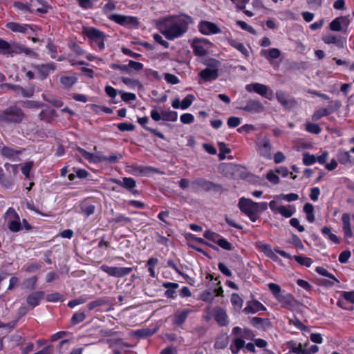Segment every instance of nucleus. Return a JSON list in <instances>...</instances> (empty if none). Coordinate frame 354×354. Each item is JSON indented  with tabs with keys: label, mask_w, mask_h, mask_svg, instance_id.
<instances>
[{
	"label": "nucleus",
	"mask_w": 354,
	"mask_h": 354,
	"mask_svg": "<svg viewBox=\"0 0 354 354\" xmlns=\"http://www.w3.org/2000/svg\"><path fill=\"white\" fill-rule=\"evenodd\" d=\"M193 22L192 18L187 15L184 18L171 16L166 17L159 25L161 33L169 40L182 37L187 32L189 24Z\"/></svg>",
	"instance_id": "f257e3e1"
},
{
	"label": "nucleus",
	"mask_w": 354,
	"mask_h": 354,
	"mask_svg": "<svg viewBox=\"0 0 354 354\" xmlns=\"http://www.w3.org/2000/svg\"><path fill=\"white\" fill-rule=\"evenodd\" d=\"M238 207L240 211L248 216L252 222H255L259 219L256 202L252 199L241 197L239 201Z\"/></svg>",
	"instance_id": "f03ea898"
},
{
	"label": "nucleus",
	"mask_w": 354,
	"mask_h": 354,
	"mask_svg": "<svg viewBox=\"0 0 354 354\" xmlns=\"http://www.w3.org/2000/svg\"><path fill=\"white\" fill-rule=\"evenodd\" d=\"M191 185L195 190H203L205 192H213L214 193H221L225 189L221 184L207 180L203 178H198L191 183Z\"/></svg>",
	"instance_id": "7ed1b4c3"
},
{
	"label": "nucleus",
	"mask_w": 354,
	"mask_h": 354,
	"mask_svg": "<svg viewBox=\"0 0 354 354\" xmlns=\"http://www.w3.org/2000/svg\"><path fill=\"white\" fill-rule=\"evenodd\" d=\"M83 32L88 37L92 46H97L100 50L104 48L106 35L102 31L91 27L84 28Z\"/></svg>",
	"instance_id": "20e7f679"
},
{
	"label": "nucleus",
	"mask_w": 354,
	"mask_h": 354,
	"mask_svg": "<svg viewBox=\"0 0 354 354\" xmlns=\"http://www.w3.org/2000/svg\"><path fill=\"white\" fill-rule=\"evenodd\" d=\"M24 117L22 110L16 106H12L2 111L0 114V120L8 123H19L22 121Z\"/></svg>",
	"instance_id": "39448f33"
},
{
	"label": "nucleus",
	"mask_w": 354,
	"mask_h": 354,
	"mask_svg": "<svg viewBox=\"0 0 354 354\" xmlns=\"http://www.w3.org/2000/svg\"><path fill=\"white\" fill-rule=\"evenodd\" d=\"M245 89L248 92H255L269 100H271L274 96L273 91L270 90L268 86L260 83L248 84L245 86Z\"/></svg>",
	"instance_id": "423d86ee"
},
{
	"label": "nucleus",
	"mask_w": 354,
	"mask_h": 354,
	"mask_svg": "<svg viewBox=\"0 0 354 354\" xmlns=\"http://www.w3.org/2000/svg\"><path fill=\"white\" fill-rule=\"evenodd\" d=\"M100 269L109 276L118 278L125 277L129 274L133 270L132 268L113 267L106 265L102 266Z\"/></svg>",
	"instance_id": "0eeeda50"
},
{
	"label": "nucleus",
	"mask_w": 354,
	"mask_h": 354,
	"mask_svg": "<svg viewBox=\"0 0 354 354\" xmlns=\"http://www.w3.org/2000/svg\"><path fill=\"white\" fill-rule=\"evenodd\" d=\"M111 181L113 183H115L123 188L126 189L129 192H130L133 195H138L139 191L138 189H135L134 188L136 186V180L130 177H124L122 180L117 178H112Z\"/></svg>",
	"instance_id": "6e6552de"
},
{
	"label": "nucleus",
	"mask_w": 354,
	"mask_h": 354,
	"mask_svg": "<svg viewBox=\"0 0 354 354\" xmlns=\"http://www.w3.org/2000/svg\"><path fill=\"white\" fill-rule=\"evenodd\" d=\"M199 31L205 35H214L221 32V29L214 23L201 21L198 24Z\"/></svg>",
	"instance_id": "1a4fd4ad"
},
{
	"label": "nucleus",
	"mask_w": 354,
	"mask_h": 354,
	"mask_svg": "<svg viewBox=\"0 0 354 354\" xmlns=\"http://www.w3.org/2000/svg\"><path fill=\"white\" fill-rule=\"evenodd\" d=\"M240 110L245 111L248 113H259L264 111L265 108L263 104L257 100H249L246 104L243 106L238 108Z\"/></svg>",
	"instance_id": "9d476101"
},
{
	"label": "nucleus",
	"mask_w": 354,
	"mask_h": 354,
	"mask_svg": "<svg viewBox=\"0 0 354 354\" xmlns=\"http://www.w3.org/2000/svg\"><path fill=\"white\" fill-rule=\"evenodd\" d=\"M257 149L259 154L267 158H271L272 146L270 140L267 138H263L257 142Z\"/></svg>",
	"instance_id": "9b49d317"
},
{
	"label": "nucleus",
	"mask_w": 354,
	"mask_h": 354,
	"mask_svg": "<svg viewBox=\"0 0 354 354\" xmlns=\"http://www.w3.org/2000/svg\"><path fill=\"white\" fill-rule=\"evenodd\" d=\"M6 27L13 32H21L26 35H32L35 31L31 25L20 24L16 22L8 23Z\"/></svg>",
	"instance_id": "f8f14e48"
},
{
	"label": "nucleus",
	"mask_w": 354,
	"mask_h": 354,
	"mask_svg": "<svg viewBox=\"0 0 354 354\" xmlns=\"http://www.w3.org/2000/svg\"><path fill=\"white\" fill-rule=\"evenodd\" d=\"M266 310V307L257 299L248 301L246 306L243 308V313L245 314H254L259 311Z\"/></svg>",
	"instance_id": "ddd939ff"
},
{
	"label": "nucleus",
	"mask_w": 354,
	"mask_h": 354,
	"mask_svg": "<svg viewBox=\"0 0 354 354\" xmlns=\"http://www.w3.org/2000/svg\"><path fill=\"white\" fill-rule=\"evenodd\" d=\"M276 97L277 101L286 109H290L297 105L296 101L289 98L284 91H277Z\"/></svg>",
	"instance_id": "4468645a"
},
{
	"label": "nucleus",
	"mask_w": 354,
	"mask_h": 354,
	"mask_svg": "<svg viewBox=\"0 0 354 354\" xmlns=\"http://www.w3.org/2000/svg\"><path fill=\"white\" fill-rule=\"evenodd\" d=\"M28 2V6H30L29 12H37L41 14L48 12L49 7L41 0H30Z\"/></svg>",
	"instance_id": "2eb2a0df"
},
{
	"label": "nucleus",
	"mask_w": 354,
	"mask_h": 354,
	"mask_svg": "<svg viewBox=\"0 0 354 354\" xmlns=\"http://www.w3.org/2000/svg\"><path fill=\"white\" fill-rule=\"evenodd\" d=\"M250 323L253 327L259 330H266L272 327V324L269 319L253 317L250 319Z\"/></svg>",
	"instance_id": "dca6fc26"
},
{
	"label": "nucleus",
	"mask_w": 354,
	"mask_h": 354,
	"mask_svg": "<svg viewBox=\"0 0 354 354\" xmlns=\"http://www.w3.org/2000/svg\"><path fill=\"white\" fill-rule=\"evenodd\" d=\"M218 72L215 69H210L205 68L201 71L198 73V76L203 82H212L216 80L218 77Z\"/></svg>",
	"instance_id": "f3484780"
},
{
	"label": "nucleus",
	"mask_w": 354,
	"mask_h": 354,
	"mask_svg": "<svg viewBox=\"0 0 354 354\" xmlns=\"http://www.w3.org/2000/svg\"><path fill=\"white\" fill-rule=\"evenodd\" d=\"M203 43H208L206 39H194L192 44V48L194 53L197 56H203L206 55L207 50L205 48Z\"/></svg>",
	"instance_id": "a211bd4d"
},
{
	"label": "nucleus",
	"mask_w": 354,
	"mask_h": 354,
	"mask_svg": "<svg viewBox=\"0 0 354 354\" xmlns=\"http://www.w3.org/2000/svg\"><path fill=\"white\" fill-rule=\"evenodd\" d=\"M35 68L38 71L40 78L44 80L48 76L50 71H54L56 69V66L54 63H48L36 65Z\"/></svg>",
	"instance_id": "6ab92c4d"
},
{
	"label": "nucleus",
	"mask_w": 354,
	"mask_h": 354,
	"mask_svg": "<svg viewBox=\"0 0 354 354\" xmlns=\"http://www.w3.org/2000/svg\"><path fill=\"white\" fill-rule=\"evenodd\" d=\"M44 297V292L43 291H37L34 292L26 297V302L28 306L31 307V309H33L35 307L37 306L39 304L40 301Z\"/></svg>",
	"instance_id": "aec40b11"
},
{
	"label": "nucleus",
	"mask_w": 354,
	"mask_h": 354,
	"mask_svg": "<svg viewBox=\"0 0 354 354\" xmlns=\"http://www.w3.org/2000/svg\"><path fill=\"white\" fill-rule=\"evenodd\" d=\"M191 312L192 310L189 309H185L182 311L176 312L174 315L173 324L180 326L185 323Z\"/></svg>",
	"instance_id": "412c9836"
},
{
	"label": "nucleus",
	"mask_w": 354,
	"mask_h": 354,
	"mask_svg": "<svg viewBox=\"0 0 354 354\" xmlns=\"http://www.w3.org/2000/svg\"><path fill=\"white\" fill-rule=\"evenodd\" d=\"M325 44H335L339 48H344L345 39L341 36L328 35L322 38Z\"/></svg>",
	"instance_id": "4be33fe9"
},
{
	"label": "nucleus",
	"mask_w": 354,
	"mask_h": 354,
	"mask_svg": "<svg viewBox=\"0 0 354 354\" xmlns=\"http://www.w3.org/2000/svg\"><path fill=\"white\" fill-rule=\"evenodd\" d=\"M335 111V109L332 105H328L326 108H321L314 112L312 115V120L313 121H317L324 116H327L333 113Z\"/></svg>",
	"instance_id": "5701e85b"
},
{
	"label": "nucleus",
	"mask_w": 354,
	"mask_h": 354,
	"mask_svg": "<svg viewBox=\"0 0 354 354\" xmlns=\"http://www.w3.org/2000/svg\"><path fill=\"white\" fill-rule=\"evenodd\" d=\"M348 23L349 21L346 17H339L330 23V28L333 31H341L342 29V25L347 26Z\"/></svg>",
	"instance_id": "b1692460"
},
{
	"label": "nucleus",
	"mask_w": 354,
	"mask_h": 354,
	"mask_svg": "<svg viewBox=\"0 0 354 354\" xmlns=\"http://www.w3.org/2000/svg\"><path fill=\"white\" fill-rule=\"evenodd\" d=\"M138 122L147 131H149L151 133L162 140L165 139V136L161 132L158 131L156 129H152L147 126V124L149 122L148 117L145 116L142 118H138Z\"/></svg>",
	"instance_id": "393cba45"
},
{
	"label": "nucleus",
	"mask_w": 354,
	"mask_h": 354,
	"mask_svg": "<svg viewBox=\"0 0 354 354\" xmlns=\"http://www.w3.org/2000/svg\"><path fill=\"white\" fill-rule=\"evenodd\" d=\"M162 286L167 290L165 292V296L167 298L175 299L176 297V289H177L179 285L177 283L173 282H165Z\"/></svg>",
	"instance_id": "a878e982"
},
{
	"label": "nucleus",
	"mask_w": 354,
	"mask_h": 354,
	"mask_svg": "<svg viewBox=\"0 0 354 354\" xmlns=\"http://www.w3.org/2000/svg\"><path fill=\"white\" fill-rule=\"evenodd\" d=\"M260 55L265 57L268 61L277 59L281 55V52L278 48H273L270 49H262Z\"/></svg>",
	"instance_id": "bb28decb"
},
{
	"label": "nucleus",
	"mask_w": 354,
	"mask_h": 354,
	"mask_svg": "<svg viewBox=\"0 0 354 354\" xmlns=\"http://www.w3.org/2000/svg\"><path fill=\"white\" fill-rule=\"evenodd\" d=\"M342 221L343 223V231L344 236L346 238L352 237L353 234L351 227L349 214L346 213L344 214L342 217Z\"/></svg>",
	"instance_id": "cd10ccee"
},
{
	"label": "nucleus",
	"mask_w": 354,
	"mask_h": 354,
	"mask_svg": "<svg viewBox=\"0 0 354 354\" xmlns=\"http://www.w3.org/2000/svg\"><path fill=\"white\" fill-rule=\"evenodd\" d=\"M227 42L231 46L241 53L245 58L249 57V53L243 43L232 38L227 39Z\"/></svg>",
	"instance_id": "c85d7f7f"
},
{
	"label": "nucleus",
	"mask_w": 354,
	"mask_h": 354,
	"mask_svg": "<svg viewBox=\"0 0 354 354\" xmlns=\"http://www.w3.org/2000/svg\"><path fill=\"white\" fill-rule=\"evenodd\" d=\"M1 154L10 160H15L20 151L8 147H3L0 149Z\"/></svg>",
	"instance_id": "c756f323"
},
{
	"label": "nucleus",
	"mask_w": 354,
	"mask_h": 354,
	"mask_svg": "<svg viewBox=\"0 0 354 354\" xmlns=\"http://www.w3.org/2000/svg\"><path fill=\"white\" fill-rule=\"evenodd\" d=\"M214 319L221 326H226L228 324L227 315L225 311L221 308L216 310Z\"/></svg>",
	"instance_id": "7c9ffc66"
},
{
	"label": "nucleus",
	"mask_w": 354,
	"mask_h": 354,
	"mask_svg": "<svg viewBox=\"0 0 354 354\" xmlns=\"http://www.w3.org/2000/svg\"><path fill=\"white\" fill-rule=\"evenodd\" d=\"M296 212L294 205H289L288 207L279 205L277 207V212L286 218H290Z\"/></svg>",
	"instance_id": "2f4dec72"
},
{
	"label": "nucleus",
	"mask_w": 354,
	"mask_h": 354,
	"mask_svg": "<svg viewBox=\"0 0 354 354\" xmlns=\"http://www.w3.org/2000/svg\"><path fill=\"white\" fill-rule=\"evenodd\" d=\"M277 299L280 302L283 307H290L293 305L294 297L290 294H281Z\"/></svg>",
	"instance_id": "473e14b6"
},
{
	"label": "nucleus",
	"mask_w": 354,
	"mask_h": 354,
	"mask_svg": "<svg viewBox=\"0 0 354 354\" xmlns=\"http://www.w3.org/2000/svg\"><path fill=\"white\" fill-rule=\"evenodd\" d=\"M337 158L339 163L342 165H346L348 163L353 165L354 163V160L352 161L351 160V155L349 152L346 151L339 149L338 151Z\"/></svg>",
	"instance_id": "72a5a7b5"
},
{
	"label": "nucleus",
	"mask_w": 354,
	"mask_h": 354,
	"mask_svg": "<svg viewBox=\"0 0 354 354\" xmlns=\"http://www.w3.org/2000/svg\"><path fill=\"white\" fill-rule=\"evenodd\" d=\"M80 154L89 162L97 163V159L98 154H93L90 152L86 151L84 149L81 147H77L76 149Z\"/></svg>",
	"instance_id": "f704fd0d"
},
{
	"label": "nucleus",
	"mask_w": 354,
	"mask_h": 354,
	"mask_svg": "<svg viewBox=\"0 0 354 354\" xmlns=\"http://www.w3.org/2000/svg\"><path fill=\"white\" fill-rule=\"evenodd\" d=\"M59 81L64 88H71L77 82V78L75 76H62Z\"/></svg>",
	"instance_id": "c9c22d12"
},
{
	"label": "nucleus",
	"mask_w": 354,
	"mask_h": 354,
	"mask_svg": "<svg viewBox=\"0 0 354 354\" xmlns=\"http://www.w3.org/2000/svg\"><path fill=\"white\" fill-rule=\"evenodd\" d=\"M162 120L165 121L176 122L178 118V113L174 111H164L161 112Z\"/></svg>",
	"instance_id": "e433bc0d"
},
{
	"label": "nucleus",
	"mask_w": 354,
	"mask_h": 354,
	"mask_svg": "<svg viewBox=\"0 0 354 354\" xmlns=\"http://www.w3.org/2000/svg\"><path fill=\"white\" fill-rule=\"evenodd\" d=\"M109 303L106 297L99 298L95 301H91L88 304L87 307L89 310H92L95 308L106 305Z\"/></svg>",
	"instance_id": "4c0bfd02"
},
{
	"label": "nucleus",
	"mask_w": 354,
	"mask_h": 354,
	"mask_svg": "<svg viewBox=\"0 0 354 354\" xmlns=\"http://www.w3.org/2000/svg\"><path fill=\"white\" fill-rule=\"evenodd\" d=\"M109 19L120 25L126 26L127 25V16L122 15L120 14H113L109 16Z\"/></svg>",
	"instance_id": "58836bf2"
},
{
	"label": "nucleus",
	"mask_w": 354,
	"mask_h": 354,
	"mask_svg": "<svg viewBox=\"0 0 354 354\" xmlns=\"http://www.w3.org/2000/svg\"><path fill=\"white\" fill-rule=\"evenodd\" d=\"M37 281V277L36 276L26 279L23 282L24 288L29 290H35L36 288Z\"/></svg>",
	"instance_id": "ea45409f"
},
{
	"label": "nucleus",
	"mask_w": 354,
	"mask_h": 354,
	"mask_svg": "<svg viewBox=\"0 0 354 354\" xmlns=\"http://www.w3.org/2000/svg\"><path fill=\"white\" fill-rule=\"evenodd\" d=\"M322 232L324 235L327 236L328 238L335 243H339V238L331 232V229L329 227L325 226L322 229Z\"/></svg>",
	"instance_id": "a19ab883"
},
{
	"label": "nucleus",
	"mask_w": 354,
	"mask_h": 354,
	"mask_svg": "<svg viewBox=\"0 0 354 354\" xmlns=\"http://www.w3.org/2000/svg\"><path fill=\"white\" fill-rule=\"evenodd\" d=\"M305 129L306 131L316 135L322 131V128L316 123L306 122Z\"/></svg>",
	"instance_id": "79ce46f5"
},
{
	"label": "nucleus",
	"mask_w": 354,
	"mask_h": 354,
	"mask_svg": "<svg viewBox=\"0 0 354 354\" xmlns=\"http://www.w3.org/2000/svg\"><path fill=\"white\" fill-rule=\"evenodd\" d=\"M4 218L8 221L20 219L19 216L12 207H9L5 213Z\"/></svg>",
	"instance_id": "37998d69"
},
{
	"label": "nucleus",
	"mask_w": 354,
	"mask_h": 354,
	"mask_svg": "<svg viewBox=\"0 0 354 354\" xmlns=\"http://www.w3.org/2000/svg\"><path fill=\"white\" fill-rule=\"evenodd\" d=\"M0 182L6 188H10L12 185L11 177L6 176L2 169H0Z\"/></svg>",
	"instance_id": "c03bdc74"
},
{
	"label": "nucleus",
	"mask_w": 354,
	"mask_h": 354,
	"mask_svg": "<svg viewBox=\"0 0 354 354\" xmlns=\"http://www.w3.org/2000/svg\"><path fill=\"white\" fill-rule=\"evenodd\" d=\"M7 227L12 232H18L21 230V224L20 219L15 221H10L8 222Z\"/></svg>",
	"instance_id": "a18cd8bd"
},
{
	"label": "nucleus",
	"mask_w": 354,
	"mask_h": 354,
	"mask_svg": "<svg viewBox=\"0 0 354 354\" xmlns=\"http://www.w3.org/2000/svg\"><path fill=\"white\" fill-rule=\"evenodd\" d=\"M91 297H86L85 295L84 296H81L77 299H73V300H71L68 304V306L73 308L74 307H75L77 305H80V304H84L85 302H86V301L89 299H91Z\"/></svg>",
	"instance_id": "49530a36"
},
{
	"label": "nucleus",
	"mask_w": 354,
	"mask_h": 354,
	"mask_svg": "<svg viewBox=\"0 0 354 354\" xmlns=\"http://www.w3.org/2000/svg\"><path fill=\"white\" fill-rule=\"evenodd\" d=\"M231 303L235 308L241 309L243 306V300L238 294L233 293L231 296Z\"/></svg>",
	"instance_id": "de8ad7c7"
},
{
	"label": "nucleus",
	"mask_w": 354,
	"mask_h": 354,
	"mask_svg": "<svg viewBox=\"0 0 354 354\" xmlns=\"http://www.w3.org/2000/svg\"><path fill=\"white\" fill-rule=\"evenodd\" d=\"M315 271L317 273L319 274L320 275L328 277L329 279H333V281H335L337 283H339V281L331 273H330L327 270L324 268L323 267L318 266L315 268Z\"/></svg>",
	"instance_id": "09e8293b"
},
{
	"label": "nucleus",
	"mask_w": 354,
	"mask_h": 354,
	"mask_svg": "<svg viewBox=\"0 0 354 354\" xmlns=\"http://www.w3.org/2000/svg\"><path fill=\"white\" fill-rule=\"evenodd\" d=\"M196 97L193 94H188L181 102V109H188L195 100Z\"/></svg>",
	"instance_id": "8fccbe9b"
},
{
	"label": "nucleus",
	"mask_w": 354,
	"mask_h": 354,
	"mask_svg": "<svg viewBox=\"0 0 354 354\" xmlns=\"http://www.w3.org/2000/svg\"><path fill=\"white\" fill-rule=\"evenodd\" d=\"M293 258L300 265L305 266L308 268H309L313 263V260L309 257L304 256H294Z\"/></svg>",
	"instance_id": "3c124183"
},
{
	"label": "nucleus",
	"mask_w": 354,
	"mask_h": 354,
	"mask_svg": "<svg viewBox=\"0 0 354 354\" xmlns=\"http://www.w3.org/2000/svg\"><path fill=\"white\" fill-rule=\"evenodd\" d=\"M86 316L84 312H77L71 317V323L73 325L78 324L86 319Z\"/></svg>",
	"instance_id": "603ef678"
},
{
	"label": "nucleus",
	"mask_w": 354,
	"mask_h": 354,
	"mask_svg": "<svg viewBox=\"0 0 354 354\" xmlns=\"http://www.w3.org/2000/svg\"><path fill=\"white\" fill-rule=\"evenodd\" d=\"M303 163L304 165L308 166L313 165L317 161V157L314 155L310 154L309 153L306 152L304 153L303 155Z\"/></svg>",
	"instance_id": "864d4df0"
},
{
	"label": "nucleus",
	"mask_w": 354,
	"mask_h": 354,
	"mask_svg": "<svg viewBox=\"0 0 354 354\" xmlns=\"http://www.w3.org/2000/svg\"><path fill=\"white\" fill-rule=\"evenodd\" d=\"M131 221L129 217L125 216L123 214H117L114 218L111 219V222L114 223H122L127 224Z\"/></svg>",
	"instance_id": "5fc2aeb1"
},
{
	"label": "nucleus",
	"mask_w": 354,
	"mask_h": 354,
	"mask_svg": "<svg viewBox=\"0 0 354 354\" xmlns=\"http://www.w3.org/2000/svg\"><path fill=\"white\" fill-rule=\"evenodd\" d=\"M220 149V153L218 155L219 159L221 160H224L225 158V154H228L231 152V150L227 147L226 145L224 142H219L218 143Z\"/></svg>",
	"instance_id": "6e6d98bb"
},
{
	"label": "nucleus",
	"mask_w": 354,
	"mask_h": 354,
	"mask_svg": "<svg viewBox=\"0 0 354 354\" xmlns=\"http://www.w3.org/2000/svg\"><path fill=\"white\" fill-rule=\"evenodd\" d=\"M204 237L214 243H217L221 238V235L210 230H207L204 233Z\"/></svg>",
	"instance_id": "4d7b16f0"
},
{
	"label": "nucleus",
	"mask_w": 354,
	"mask_h": 354,
	"mask_svg": "<svg viewBox=\"0 0 354 354\" xmlns=\"http://www.w3.org/2000/svg\"><path fill=\"white\" fill-rule=\"evenodd\" d=\"M204 64L207 66L206 68L215 69L218 72V68L221 65V62L215 59H209L204 62Z\"/></svg>",
	"instance_id": "13d9d810"
},
{
	"label": "nucleus",
	"mask_w": 354,
	"mask_h": 354,
	"mask_svg": "<svg viewBox=\"0 0 354 354\" xmlns=\"http://www.w3.org/2000/svg\"><path fill=\"white\" fill-rule=\"evenodd\" d=\"M118 158L115 155H111L110 156H106L101 154H98L97 162L107 161L111 163H115L118 162Z\"/></svg>",
	"instance_id": "bf43d9fd"
},
{
	"label": "nucleus",
	"mask_w": 354,
	"mask_h": 354,
	"mask_svg": "<svg viewBox=\"0 0 354 354\" xmlns=\"http://www.w3.org/2000/svg\"><path fill=\"white\" fill-rule=\"evenodd\" d=\"M236 24L239 26L241 27V29L252 34V35H256V30H254V28L253 27H252L251 26H249L247 23H245V21H241V20H238L236 21Z\"/></svg>",
	"instance_id": "052dcab7"
},
{
	"label": "nucleus",
	"mask_w": 354,
	"mask_h": 354,
	"mask_svg": "<svg viewBox=\"0 0 354 354\" xmlns=\"http://www.w3.org/2000/svg\"><path fill=\"white\" fill-rule=\"evenodd\" d=\"M118 129L120 131H131L136 128V126L131 123L122 122L117 124Z\"/></svg>",
	"instance_id": "680f3d73"
},
{
	"label": "nucleus",
	"mask_w": 354,
	"mask_h": 354,
	"mask_svg": "<svg viewBox=\"0 0 354 354\" xmlns=\"http://www.w3.org/2000/svg\"><path fill=\"white\" fill-rule=\"evenodd\" d=\"M268 288L276 299L277 298L278 296H279L281 294V287L277 283H269Z\"/></svg>",
	"instance_id": "e2e57ef3"
},
{
	"label": "nucleus",
	"mask_w": 354,
	"mask_h": 354,
	"mask_svg": "<svg viewBox=\"0 0 354 354\" xmlns=\"http://www.w3.org/2000/svg\"><path fill=\"white\" fill-rule=\"evenodd\" d=\"M119 93L121 94L122 100L126 102L133 101L136 99V94L133 93H127L122 91H119Z\"/></svg>",
	"instance_id": "0e129e2a"
},
{
	"label": "nucleus",
	"mask_w": 354,
	"mask_h": 354,
	"mask_svg": "<svg viewBox=\"0 0 354 354\" xmlns=\"http://www.w3.org/2000/svg\"><path fill=\"white\" fill-rule=\"evenodd\" d=\"M95 207L93 205H83L81 206V211L82 213L89 216L94 214Z\"/></svg>",
	"instance_id": "69168bd1"
},
{
	"label": "nucleus",
	"mask_w": 354,
	"mask_h": 354,
	"mask_svg": "<svg viewBox=\"0 0 354 354\" xmlns=\"http://www.w3.org/2000/svg\"><path fill=\"white\" fill-rule=\"evenodd\" d=\"M227 344H228V337H223L216 341L214 346H215L216 348L223 349L227 346Z\"/></svg>",
	"instance_id": "338daca9"
},
{
	"label": "nucleus",
	"mask_w": 354,
	"mask_h": 354,
	"mask_svg": "<svg viewBox=\"0 0 354 354\" xmlns=\"http://www.w3.org/2000/svg\"><path fill=\"white\" fill-rule=\"evenodd\" d=\"M217 244L222 248L226 250H232L234 247L232 243L227 241L225 239L221 236L219 241H218Z\"/></svg>",
	"instance_id": "774afa93"
}]
</instances>
